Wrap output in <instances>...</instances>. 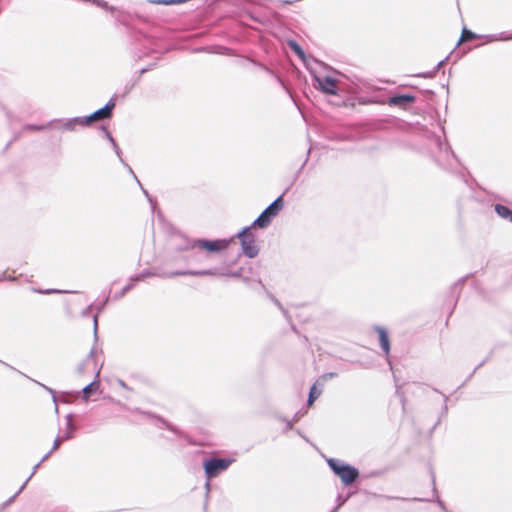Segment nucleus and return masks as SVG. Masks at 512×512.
<instances>
[{
  "label": "nucleus",
  "instance_id": "1",
  "mask_svg": "<svg viewBox=\"0 0 512 512\" xmlns=\"http://www.w3.org/2000/svg\"><path fill=\"white\" fill-rule=\"evenodd\" d=\"M328 465L345 485L352 484L359 476L356 468L338 459H328Z\"/></svg>",
  "mask_w": 512,
  "mask_h": 512
},
{
  "label": "nucleus",
  "instance_id": "2",
  "mask_svg": "<svg viewBox=\"0 0 512 512\" xmlns=\"http://www.w3.org/2000/svg\"><path fill=\"white\" fill-rule=\"evenodd\" d=\"M282 207V197H278L254 220L251 227L266 228Z\"/></svg>",
  "mask_w": 512,
  "mask_h": 512
},
{
  "label": "nucleus",
  "instance_id": "3",
  "mask_svg": "<svg viewBox=\"0 0 512 512\" xmlns=\"http://www.w3.org/2000/svg\"><path fill=\"white\" fill-rule=\"evenodd\" d=\"M234 462V459L229 458H212L205 460L203 468L205 475L208 479L217 477L220 473L228 469V467Z\"/></svg>",
  "mask_w": 512,
  "mask_h": 512
},
{
  "label": "nucleus",
  "instance_id": "4",
  "mask_svg": "<svg viewBox=\"0 0 512 512\" xmlns=\"http://www.w3.org/2000/svg\"><path fill=\"white\" fill-rule=\"evenodd\" d=\"M251 227H246L237 234L241 241L243 253L249 258H253L258 254V247L255 244L253 234L250 232Z\"/></svg>",
  "mask_w": 512,
  "mask_h": 512
},
{
  "label": "nucleus",
  "instance_id": "5",
  "mask_svg": "<svg viewBox=\"0 0 512 512\" xmlns=\"http://www.w3.org/2000/svg\"><path fill=\"white\" fill-rule=\"evenodd\" d=\"M313 79L316 82L315 87L321 92L329 95H337V80L330 75L313 73Z\"/></svg>",
  "mask_w": 512,
  "mask_h": 512
},
{
  "label": "nucleus",
  "instance_id": "6",
  "mask_svg": "<svg viewBox=\"0 0 512 512\" xmlns=\"http://www.w3.org/2000/svg\"><path fill=\"white\" fill-rule=\"evenodd\" d=\"M184 275H191V276H231V277H239V272L234 273H228L223 269H208V270H200V271H176L170 273L169 277H175V276H184Z\"/></svg>",
  "mask_w": 512,
  "mask_h": 512
},
{
  "label": "nucleus",
  "instance_id": "7",
  "mask_svg": "<svg viewBox=\"0 0 512 512\" xmlns=\"http://www.w3.org/2000/svg\"><path fill=\"white\" fill-rule=\"evenodd\" d=\"M229 245V241L226 239H218V240H206L199 239L194 242V247H198L199 249L206 250L209 252H218L226 249Z\"/></svg>",
  "mask_w": 512,
  "mask_h": 512
},
{
  "label": "nucleus",
  "instance_id": "8",
  "mask_svg": "<svg viewBox=\"0 0 512 512\" xmlns=\"http://www.w3.org/2000/svg\"><path fill=\"white\" fill-rule=\"evenodd\" d=\"M115 107V101L110 99L108 103L101 109L95 111L89 116L83 117L85 126L91 124L92 122L99 121L105 118H109L111 116L112 110Z\"/></svg>",
  "mask_w": 512,
  "mask_h": 512
},
{
  "label": "nucleus",
  "instance_id": "9",
  "mask_svg": "<svg viewBox=\"0 0 512 512\" xmlns=\"http://www.w3.org/2000/svg\"><path fill=\"white\" fill-rule=\"evenodd\" d=\"M52 127L60 131H74L77 126H85L83 117H75L53 122Z\"/></svg>",
  "mask_w": 512,
  "mask_h": 512
},
{
  "label": "nucleus",
  "instance_id": "10",
  "mask_svg": "<svg viewBox=\"0 0 512 512\" xmlns=\"http://www.w3.org/2000/svg\"><path fill=\"white\" fill-rule=\"evenodd\" d=\"M336 376L335 373H327L321 376L314 385L310 388L309 397H308V406L313 405L314 401L321 395L322 387L324 383L328 380Z\"/></svg>",
  "mask_w": 512,
  "mask_h": 512
},
{
  "label": "nucleus",
  "instance_id": "11",
  "mask_svg": "<svg viewBox=\"0 0 512 512\" xmlns=\"http://www.w3.org/2000/svg\"><path fill=\"white\" fill-rule=\"evenodd\" d=\"M99 376L100 369H96L94 380L82 389V398L84 401H88L93 393L100 392Z\"/></svg>",
  "mask_w": 512,
  "mask_h": 512
},
{
  "label": "nucleus",
  "instance_id": "12",
  "mask_svg": "<svg viewBox=\"0 0 512 512\" xmlns=\"http://www.w3.org/2000/svg\"><path fill=\"white\" fill-rule=\"evenodd\" d=\"M97 367L96 362L93 360V351L77 366L76 373L79 376L86 374L88 370H93L96 373Z\"/></svg>",
  "mask_w": 512,
  "mask_h": 512
},
{
  "label": "nucleus",
  "instance_id": "13",
  "mask_svg": "<svg viewBox=\"0 0 512 512\" xmlns=\"http://www.w3.org/2000/svg\"><path fill=\"white\" fill-rule=\"evenodd\" d=\"M415 97L412 95H398L391 97L388 101L389 105L404 107L407 104L414 102Z\"/></svg>",
  "mask_w": 512,
  "mask_h": 512
},
{
  "label": "nucleus",
  "instance_id": "14",
  "mask_svg": "<svg viewBox=\"0 0 512 512\" xmlns=\"http://www.w3.org/2000/svg\"><path fill=\"white\" fill-rule=\"evenodd\" d=\"M75 431V426L73 424V416L72 414H68L66 416V428L60 432L62 439L69 440L73 437Z\"/></svg>",
  "mask_w": 512,
  "mask_h": 512
},
{
  "label": "nucleus",
  "instance_id": "15",
  "mask_svg": "<svg viewBox=\"0 0 512 512\" xmlns=\"http://www.w3.org/2000/svg\"><path fill=\"white\" fill-rule=\"evenodd\" d=\"M376 331L379 335V341H380L381 348L383 349L385 354H388L390 351V343H389L388 334H387L386 330L382 327H376Z\"/></svg>",
  "mask_w": 512,
  "mask_h": 512
},
{
  "label": "nucleus",
  "instance_id": "16",
  "mask_svg": "<svg viewBox=\"0 0 512 512\" xmlns=\"http://www.w3.org/2000/svg\"><path fill=\"white\" fill-rule=\"evenodd\" d=\"M495 211L501 218L507 219L512 222V211L508 207L501 204H497L495 206Z\"/></svg>",
  "mask_w": 512,
  "mask_h": 512
},
{
  "label": "nucleus",
  "instance_id": "17",
  "mask_svg": "<svg viewBox=\"0 0 512 512\" xmlns=\"http://www.w3.org/2000/svg\"><path fill=\"white\" fill-rule=\"evenodd\" d=\"M512 39V35H505L502 33L500 35H490L487 37V42H494V41H507Z\"/></svg>",
  "mask_w": 512,
  "mask_h": 512
},
{
  "label": "nucleus",
  "instance_id": "18",
  "mask_svg": "<svg viewBox=\"0 0 512 512\" xmlns=\"http://www.w3.org/2000/svg\"><path fill=\"white\" fill-rule=\"evenodd\" d=\"M63 441H65V440H64V439H62L61 435L59 434V435L56 437V439L54 440L52 450H51L48 454H46V455L43 457L42 461L46 460V459L49 457V455H50V453H51V452L56 451V450L59 448L60 444H61Z\"/></svg>",
  "mask_w": 512,
  "mask_h": 512
},
{
  "label": "nucleus",
  "instance_id": "19",
  "mask_svg": "<svg viewBox=\"0 0 512 512\" xmlns=\"http://www.w3.org/2000/svg\"><path fill=\"white\" fill-rule=\"evenodd\" d=\"M476 38V34L467 30V29H463L462 31V35H461V38H460V42L462 41H468V40H472V39H475Z\"/></svg>",
  "mask_w": 512,
  "mask_h": 512
},
{
  "label": "nucleus",
  "instance_id": "20",
  "mask_svg": "<svg viewBox=\"0 0 512 512\" xmlns=\"http://www.w3.org/2000/svg\"><path fill=\"white\" fill-rule=\"evenodd\" d=\"M290 46L300 57H303L304 53L297 43L291 42Z\"/></svg>",
  "mask_w": 512,
  "mask_h": 512
},
{
  "label": "nucleus",
  "instance_id": "21",
  "mask_svg": "<svg viewBox=\"0 0 512 512\" xmlns=\"http://www.w3.org/2000/svg\"><path fill=\"white\" fill-rule=\"evenodd\" d=\"M108 139L110 140V142L113 144V147L116 151V154L120 157V150H119V147L117 146V144L115 143L114 139L112 138V136L110 134H108Z\"/></svg>",
  "mask_w": 512,
  "mask_h": 512
},
{
  "label": "nucleus",
  "instance_id": "22",
  "mask_svg": "<svg viewBox=\"0 0 512 512\" xmlns=\"http://www.w3.org/2000/svg\"><path fill=\"white\" fill-rule=\"evenodd\" d=\"M347 500V498H344V499H340V502L338 504V506L336 508H334L331 512H337V510L339 509V507L341 505H343L345 503V501Z\"/></svg>",
  "mask_w": 512,
  "mask_h": 512
},
{
  "label": "nucleus",
  "instance_id": "23",
  "mask_svg": "<svg viewBox=\"0 0 512 512\" xmlns=\"http://www.w3.org/2000/svg\"><path fill=\"white\" fill-rule=\"evenodd\" d=\"M94 330L97 331V317H94Z\"/></svg>",
  "mask_w": 512,
  "mask_h": 512
},
{
  "label": "nucleus",
  "instance_id": "24",
  "mask_svg": "<svg viewBox=\"0 0 512 512\" xmlns=\"http://www.w3.org/2000/svg\"><path fill=\"white\" fill-rule=\"evenodd\" d=\"M118 384L123 387V388H126V384L122 381V380H118Z\"/></svg>",
  "mask_w": 512,
  "mask_h": 512
},
{
  "label": "nucleus",
  "instance_id": "25",
  "mask_svg": "<svg viewBox=\"0 0 512 512\" xmlns=\"http://www.w3.org/2000/svg\"><path fill=\"white\" fill-rule=\"evenodd\" d=\"M53 401L55 402V412L58 413V406L56 404V398L54 395H53Z\"/></svg>",
  "mask_w": 512,
  "mask_h": 512
},
{
  "label": "nucleus",
  "instance_id": "26",
  "mask_svg": "<svg viewBox=\"0 0 512 512\" xmlns=\"http://www.w3.org/2000/svg\"><path fill=\"white\" fill-rule=\"evenodd\" d=\"M43 387H44L45 389H47L50 393L54 394V392H53V390H52V389L47 388V387H45V386H43Z\"/></svg>",
  "mask_w": 512,
  "mask_h": 512
},
{
  "label": "nucleus",
  "instance_id": "27",
  "mask_svg": "<svg viewBox=\"0 0 512 512\" xmlns=\"http://www.w3.org/2000/svg\"><path fill=\"white\" fill-rule=\"evenodd\" d=\"M40 464L35 465L33 473H35L36 469L39 467Z\"/></svg>",
  "mask_w": 512,
  "mask_h": 512
},
{
  "label": "nucleus",
  "instance_id": "28",
  "mask_svg": "<svg viewBox=\"0 0 512 512\" xmlns=\"http://www.w3.org/2000/svg\"><path fill=\"white\" fill-rule=\"evenodd\" d=\"M209 487H210V483H209V481H207V483H206L207 490H209Z\"/></svg>",
  "mask_w": 512,
  "mask_h": 512
},
{
  "label": "nucleus",
  "instance_id": "29",
  "mask_svg": "<svg viewBox=\"0 0 512 512\" xmlns=\"http://www.w3.org/2000/svg\"><path fill=\"white\" fill-rule=\"evenodd\" d=\"M443 63H444L443 61L439 62L438 68L441 67L443 65Z\"/></svg>",
  "mask_w": 512,
  "mask_h": 512
}]
</instances>
